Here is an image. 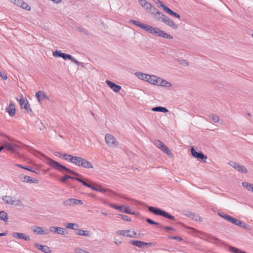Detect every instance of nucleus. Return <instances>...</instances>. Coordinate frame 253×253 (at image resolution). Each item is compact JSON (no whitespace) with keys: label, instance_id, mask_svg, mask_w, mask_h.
Segmentation results:
<instances>
[{"label":"nucleus","instance_id":"22","mask_svg":"<svg viewBox=\"0 0 253 253\" xmlns=\"http://www.w3.org/2000/svg\"><path fill=\"white\" fill-rule=\"evenodd\" d=\"M141 6L145 8L148 12V10L153 7V5L146 0H138Z\"/></svg>","mask_w":253,"mask_h":253},{"label":"nucleus","instance_id":"10","mask_svg":"<svg viewBox=\"0 0 253 253\" xmlns=\"http://www.w3.org/2000/svg\"><path fill=\"white\" fill-rule=\"evenodd\" d=\"M11 3L15 5L21 7L22 8L27 10L30 11L31 7L27 3L25 2L23 0H8Z\"/></svg>","mask_w":253,"mask_h":253},{"label":"nucleus","instance_id":"38","mask_svg":"<svg viewBox=\"0 0 253 253\" xmlns=\"http://www.w3.org/2000/svg\"><path fill=\"white\" fill-rule=\"evenodd\" d=\"M63 204L65 206H73V198L68 199L63 202Z\"/></svg>","mask_w":253,"mask_h":253},{"label":"nucleus","instance_id":"54","mask_svg":"<svg viewBox=\"0 0 253 253\" xmlns=\"http://www.w3.org/2000/svg\"><path fill=\"white\" fill-rule=\"evenodd\" d=\"M228 164L230 165L233 168H234L236 170L237 169L238 166L239 165L238 163H235L233 162H230L228 163Z\"/></svg>","mask_w":253,"mask_h":253},{"label":"nucleus","instance_id":"52","mask_svg":"<svg viewBox=\"0 0 253 253\" xmlns=\"http://www.w3.org/2000/svg\"><path fill=\"white\" fill-rule=\"evenodd\" d=\"M15 166L17 167H19L27 170H31V168L30 167H24L20 164H15Z\"/></svg>","mask_w":253,"mask_h":253},{"label":"nucleus","instance_id":"45","mask_svg":"<svg viewBox=\"0 0 253 253\" xmlns=\"http://www.w3.org/2000/svg\"><path fill=\"white\" fill-rule=\"evenodd\" d=\"M154 144L160 149L163 145H165L163 142L159 140H156L154 142Z\"/></svg>","mask_w":253,"mask_h":253},{"label":"nucleus","instance_id":"50","mask_svg":"<svg viewBox=\"0 0 253 253\" xmlns=\"http://www.w3.org/2000/svg\"><path fill=\"white\" fill-rule=\"evenodd\" d=\"M168 238L169 239H174V240H177V241L178 242H181L183 240L182 238L180 237H178V236H168Z\"/></svg>","mask_w":253,"mask_h":253},{"label":"nucleus","instance_id":"51","mask_svg":"<svg viewBox=\"0 0 253 253\" xmlns=\"http://www.w3.org/2000/svg\"><path fill=\"white\" fill-rule=\"evenodd\" d=\"M123 212L127 213V214H134V212H131V210L129 209L128 207H126L125 210L123 211Z\"/></svg>","mask_w":253,"mask_h":253},{"label":"nucleus","instance_id":"21","mask_svg":"<svg viewBox=\"0 0 253 253\" xmlns=\"http://www.w3.org/2000/svg\"><path fill=\"white\" fill-rule=\"evenodd\" d=\"M163 8L165 10L166 12L168 13L171 16H172L174 17L180 18V15L175 13V12L173 11L172 10H171L169 8L168 6H167L165 5H163Z\"/></svg>","mask_w":253,"mask_h":253},{"label":"nucleus","instance_id":"11","mask_svg":"<svg viewBox=\"0 0 253 253\" xmlns=\"http://www.w3.org/2000/svg\"><path fill=\"white\" fill-rule=\"evenodd\" d=\"M191 153L192 156L199 160H206L207 156L204 154L201 151L197 152L194 147L191 148Z\"/></svg>","mask_w":253,"mask_h":253},{"label":"nucleus","instance_id":"5","mask_svg":"<svg viewBox=\"0 0 253 253\" xmlns=\"http://www.w3.org/2000/svg\"><path fill=\"white\" fill-rule=\"evenodd\" d=\"M69 179H71L74 180L78 181L82 183V184L88 188H90L93 190H94L97 192H101L103 193H105L107 192H112L108 188H103L100 185H98L96 183H93V184H91L87 183L85 181L82 179L80 178L73 177L69 175Z\"/></svg>","mask_w":253,"mask_h":253},{"label":"nucleus","instance_id":"35","mask_svg":"<svg viewBox=\"0 0 253 253\" xmlns=\"http://www.w3.org/2000/svg\"><path fill=\"white\" fill-rule=\"evenodd\" d=\"M236 170L242 173H247L248 172V170L245 167L240 165L238 166Z\"/></svg>","mask_w":253,"mask_h":253},{"label":"nucleus","instance_id":"28","mask_svg":"<svg viewBox=\"0 0 253 253\" xmlns=\"http://www.w3.org/2000/svg\"><path fill=\"white\" fill-rule=\"evenodd\" d=\"M160 84L159 86H165L167 87H170L171 86L172 84L169 83V82L163 80L161 78L159 80Z\"/></svg>","mask_w":253,"mask_h":253},{"label":"nucleus","instance_id":"20","mask_svg":"<svg viewBox=\"0 0 253 253\" xmlns=\"http://www.w3.org/2000/svg\"><path fill=\"white\" fill-rule=\"evenodd\" d=\"M6 112L8 113L10 116L12 117L15 114V107L12 101H10L8 107L6 108Z\"/></svg>","mask_w":253,"mask_h":253},{"label":"nucleus","instance_id":"31","mask_svg":"<svg viewBox=\"0 0 253 253\" xmlns=\"http://www.w3.org/2000/svg\"><path fill=\"white\" fill-rule=\"evenodd\" d=\"M34 228L38 229L37 231V234L42 235V234H47L49 233V231L48 230H44L41 227L35 226Z\"/></svg>","mask_w":253,"mask_h":253},{"label":"nucleus","instance_id":"17","mask_svg":"<svg viewBox=\"0 0 253 253\" xmlns=\"http://www.w3.org/2000/svg\"><path fill=\"white\" fill-rule=\"evenodd\" d=\"M13 237L15 239H23L26 241L30 240V236L24 233L14 232L13 233Z\"/></svg>","mask_w":253,"mask_h":253},{"label":"nucleus","instance_id":"15","mask_svg":"<svg viewBox=\"0 0 253 253\" xmlns=\"http://www.w3.org/2000/svg\"><path fill=\"white\" fill-rule=\"evenodd\" d=\"M106 83L108 84L110 88L115 92H119L122 88L120 85H118L109 80H106Z\"/></svg>","mask_w":253,"mask_h":253},{"label":"nucleus","instance_id":"59","mask_svg":"<svg viewBox=\"0 0 253 253\" xmlns=\"http://www.w3.org/2000/svg\"><path fill=\"white\" fill-rule=\"evenodd\" d=\"M154 2H155L157 4H160L159 7H163V5H164L161 1L160 0H152Z\"/></svg>","mask_w":253,"mask_h":253},{"label":"nucleus","instance_id":"9","mask_svg":"<svg viewBox=\"0 0 253 253\" xmlns=\"http://www.w3.org/2000/svg\"><path fill=\"white\" fill-rule=\"evenodd\" d=\"M129 243L141 249H145L147 247V246H151L152 244V243H146L138 240H130Z\"/></svg>","mask_w":253,"mask_h":253},{"label":"nucleus","instance_id":"27","mask_svg":"<svg viewBox=\"0 0 253 253\" xmlns=\"http://www.w3.org/2000/svg\"><path fill=\"white\" fill-rule=\"evenodd\" d=\"M152 110L154 112H161L163 113H167L169 112V110L167 108L162 106L153 107Z\"/></svg>","mask_w":253,"mask_h":253},{"label":"nucleus","instance_id":"57","mask_svg":"<svg viewBox=\"0 0 253 253\" xmlns=\"http://www.w3.org/2000/svg\"><path fill=\"white\" fill-rule=\"evenodd\" d=\"M240 227H242L244 229H246L249 230H251L250 226L248 225H247L244 222H243V224L242 225V226H240Z\"/></svg>","mask_w":253,"mask_h":253},{"label":"nucleus","instance_id":"4","mask_svg":"<svg viewBox=\"0 0 253 253\" xmlns=\"http://www.w3.org/2000/svg\"><path fill=\"white\" fill-rule=\"evenodd\" d=\"M69 179H71L74 180L78 181L82 183V184L88 188H90L93 190H94L97 192H101L103 193H105L107 192H112L108 188H103L100 185H98L96 183H93V184H91L87 183L85 181L82 179L80 178L73 177L69 175Z\"/></svg>","mask_w":253,"mask_h":253},{"label":"nucleus","instance_id":"48","mask_svg":"<svg viewBox=\"0 0 253 253\" xmlns=\"http://www.w3.org/2000/svg\"><path fill=\"white\" fill-rule=\"evenodd\" d=\"M42 91H39L36 93V97L37 98V100L38 102L40 103H42L41 102V96H42Z\"/></svg>","mask_w":253,"mask_h":253},{"label":"nucleus","instance_id":"46","mask_svg":"<svg viewBox=\"0 0 253 253\" xmlns=\"http://www.w3.org/2000/svg\"><path fill=\"white\" fill-rule=\"evenodd\" d=\"M242 186L246 188L247 190H249L251 188L252 184L248 183L247 182H242Z\"/></svg>","mask_w":253,"mask_h":253},{"label":"nucleus","instance_id":"37","mask_svg":"<svg viewBox=\"0 0 253 253\" xmlns=\"http://www.w3.org/2000/svg\"><path fill=\"white\" fill-rule=\"evenodd\" d=\"M108 205L111 208L119 210L121 212H123V208L124 207L123 205L118 206L111 203H109Z\"/></svg>","mask_w":253,"mask_h":253},{"label":"nucleus","instance_id":"25","mask_svg":"<svg viewBox=\"0 0 253 253\" xmlns=\"http://www.w3.org/2000/svg\"><path fill=\"white\" fill-rule=\"evenodd\" d=\"M135 75L140 79L147 81L148 82V77H150L149 75H147L141 72H135Z\"/></svg>","mask_w":253,"mask_h":253},{"label":"nucleus","instance_id":"13","mask_svg":"<svg viewBox=\"0 0 253 253\" xmlns=\"http://www.w3.org/2000/svg\"><path fill=\"white\" fill-rule=\"evenodd\" d=\"M16 99L19 102L21 108H24V109L30 112H32L30 108L29 103L26 99H25L22 97V98H21L20 99H18V98Z\"/></svg>","mask_w":253,"mask_h":253},{"label":"nucleus","instance_id":"36","mask_svg":"<svg viewBox=\"0 0 253 253\" xmlns=\"http://www.w3.org/2000/svg\"><path fill=\"white\" fill-rule=\"evenodd\" d=\"M10 205H14V206H22L23 204L20 200H19V199L16 200L15 198L13 197V199H12V202H11V204H10Z\"/></svg>","mask_w":253,"mask_h":253},{"label":"nucleus","instance_id":"14","mask_svg":"<svg viewBox=\"0 0 253 253\" xmlns=\"http://www.w3.org/2000/svg\"><path fill=\"white\" fill-rule=\"evenodd\" d=\"M19 177L21 181L24 182L26 183H38L39 181L36 179H34L31 178L29 176L24 175L23 174H21L19 176Z\"/></svg>","mask_w":253,"mask_h":253},{"label":"nucleus","instance_id":"43","mask_svg":"<svg viewBox=\"0 0 253 253\" xmlns=\"http://www.w3.org/2000/svg\"><path fill=\"white\" fill-rule=\"evenodd\" d=\"M146 221L149 224H151V225H160V223L155 222L154 220H153L152 219H150V218H146Z\"/></svg>","mask_w":253,"mask_h":253},{"label":"nucleus","instance_id":"19","mask_svg":"<svg viewBox=\"0 0 253 253\" xmlns=\"http://www.w3.org/2000/svg\"><path fill=\"white\" fill-rule=\"evenodd\" d=\"M160 78V77L155 75H150V77H148V83L156 85H159Z\"/></svg>","mask_w":253,"mask_h":253},{"label":"nucleus","instance_id":"53","mask_svg":"<svg viewBox=\"0 0 253 253\" xmlns=\"http://www.w3.org/2000/svg\"><path fill=\"white\" fill-rule=\"evenodd\" d=\"M83 203L82 200L73 198V205H83Z\"/></svg>","mask_w":253,"mask_h":253},{"label":"nucleus","instance_id":"56","mask_svg":"<svg viewBox=\"0 0 253 253\" xmlns=\"http://www.w3.org/2000/svg\"><path fill=\"white\" fill-rule=\"evenodd\" d=\"M73 62H74V63H75L76 65H77L78 66H79L80 65H82V66L83 67L84 65H83V63H81L79 61H78L77 60H76V59H75L74 57H73V59H72L71 60Z\"/></svg>","mask_w":253,"mask_h":253},{"label":"nucleus","instance_id":"39","mask_svg":"<svg viewBox=\"0 0 253 253\" xmlns=\"http://www.w3.org/2000/svg\"><path fill=\"white\" fill-rule=\"evenodd\" d=\"M159 11H158V10L157 8H156L155 7H154L153 6V7L152 8H150L148 10L147 12H148V13L153 15L154 16H155L156 14V13L157 12H158Z\"/></svg>","mask_w":253,"mask_h":253},{"label":"nucleus","instance_id":"62","mask_svg":"<svg viewBox=\"0 0 253 253\" xmlns=\"http://www.w3.org/2000/svg\"><path fill=\"white\" fill-rule=\"evenodd\" d=\"M164 228L166 230H173L175 231V229L170 226H164Z\"/></svg>","mask_w":253,"mask_h":253},{"label":"nucleus","instance_id":"55","mask_svg":"<svg viewBox=\"0 0 253 253\" xmlns=\"http://www.w3.org/2000/svg\"><path fill=\"white\" fill-rule=\"evenodd\" d=\"M218 215L222 217V218H224L225 219H226L227 220V218H228L229 217V215L227 214H225V213L223 212H218Z\"/></svg>","mask_w":253,"mask_h":253},{"label":"nucleus","instance_id":"8","mask_svg":"<svg viewBox=\"0 0 253 253\" xmlns=\"http://www.w3.org/2000/svg\"><path fill=\"white\" fill-rule=\"evenodd\" d=\"M129 232H130V230H122L117 231L116 234L119 235L131 238H137V234L135 231H132V235H130V234H129Z\"/></svg>","mask_w":253,"mask_h":253},{"label":"nucleus","instance_id":"41","mask_svg":"<svg viewBox=\"0 0 253 253\" xmlns=\"http://www.w3.org/2000/svg\"><path fill=\"white\" fill-rule=\"evenodd\" d=\"M164 14L161 13L160 11H159L158 12H157L156 13V14L154 16V17L158 21L161 22L162 20V17H163V16L162 15H164Z\"/></svg>","mask_w":253,"mask_h":253},{"label":"nucleus","instance_id":"60","mask_svg":"<svg viewBox=\"0 0 253 253\" xmlns=\"http://www.w3.org/2000/svg\"><path fill=\"white\" fill-rule=\"evenodd\" d=\"M54 155L59 158H62L64 154L59 152H55Z\"/></svg>","mask_w":253,"mask_h":253},{"label":"nucleus","instance_id":"2","mask_svg":"<svg viewBox=\"0 0 253 253\" xmlns=\"http://www.w3.org/2000/svg\"><path fill=\"white\" fill-rule=\"evenodd\" d=\"M65 160L72 163L77 166L82 167L85 169H92L93 165L85 159L72 155L64 154L62 157Z\"/></svg>","mask_w":253,"mask_h":253},{"label":"nucleus","instance_id":"64","mask_svg":"<svg viewBox=\"0 0 253 253\" xmlns=\"http://www.w3.org/2000/svg\"><path fill=\"white\" fill-rule=\"evenodd\" d=\"M238 219L235 218L234 217L232 221V223L234 224V225H237V222H238Z\"/></svg>","mask_w":253,"mask_h":253},{"label":"nucleus","instance_id":"40","mask_svg":"<svg viewBox=\"0 0 253 253\" xmlns=\"http://www.w3.org/2000/svg\"><path fill=\"white\" fill-rule=\"evenodd\" d=\"M63 53L61 52L60 50H56L53 52V56L55 57H62Z\"/></svg>","mask_w":253,"mask_h":253},{"label":"nucleus","instance_id":"61","mask_svg":"<svg viewBox=\"0 0 253 253\" xmlns=\"http://www.w3.org/2000/svg\"><path fill=\"white\" fill-rule=\"evenodd\" d=\"M0 76L4 80L7 79V76L4 73L0 72Z\"/></svg>","mask_w":253,"mask_h":253},{"label":"nucleus","instance_id":"23","mask_svg":"<svg viewBox=\"0 0 253 253\" xmlns=\"http://www.w3.org/2000/svg\"><path fill=\"white\" fill-rule=\"evenodd\" d=\"M2 146L4 149H6L7 151H14L17 147V145L15 144H12L8 142H4Z\"/></svg>","mask_w":253,"mask_h":253},{"label":"nucleus","instance_id":"26","mask_svg":"<svg viewBox=\"0 0 253 253\" xmlns=\"http://www.w3.org/2000/svg\"><path fill=\"white\" fill-rule=\"evenodd\" d=\"M77 232L76 234L78 235L84 236L86 237H89L90 236V233L89 231L84 230L83 229H77Z\"/></svg>","mask_w":253,"mask_h":253},{"label":"nucleus","instance_id":"1","mask_svg":"<svg viewBox=\"0 0 253 253\" xmlns=\"http://www.w3.org/2000/svg\"><path fill=\"white\" fill-rule=\"evenodd\" d=\"M129 23H133L136 26L140 27L147 32L154 35L157 37H162L169 40L173 39V37L171 35L166 33L158 28H156L147 24H144L139 22L138 21L133 19H130L129 20Z\"/></svg>","mask_w":253,"mask_h":253},{"label":"nucleus","instance_id":"34","mask_svg":"<svg viewBox=\"0 0 253 253\" xmlns=\"http://www.w3.org/2000/svg\"><path fill=\"white\" fill-rule=\"evenodd\" d=\"M160 149L166 153L168 156H170L172 155L171 151L165 145H163Z\"/></svg>","mask_w":253,"mask_h":253},{"label":"nucleus","instance_id":"6","mask_svg":"<svg viewBox=\"0 0 253 253\" xmlns=\"http://www.w3.org/2000/svg\"><path fill=\"white\" fill-rule=\"evenodd\" d=\"M148 210L152 213H154L156 215L162 216L166 218L169 219L171 220H175V218L174 216L170 214L168 212L162 210L160 208H158L155 207L149 206L148 207Z\"/></svg>","mask_w":253,"mask_h":253},{"label":"nucleus","instance_id":"18","mask_svg":"<svg viewBox=\"0 0 253 253\" xmlns=\"http://www.w3.org/2000/svg\"><path fill=\"white\" fill-rule=\"evenodd\" d=\"M207 241L210 242L212 243L217 244V243H219L220 244L225 245V243L224 241L219 239L217 237H214L211 235L209 234L207 235Z\"/></svg>","mask_w":253,"mask_h":253},{"label":"nucleus","instance_id":"7","mask_svg":"<svg viewBox=\"0 0 253 253\" xmlns=\"http://www.w3.org/2000/svg\"><path fill=\"white\" fill-rule=\"evenodd\" d=\"M106 143L110 147H116L118 145V141L111 134H107L105 136Z\"/></svg>","mask_w":253,"mask_h":253},{"label":"nucleus","instance_id":"63","mask_svg":"<svg viewBox=\"0 0 253 253\" xmlns=\"http://www.w3.org/2000/svg\"><path fill=\"white\" fill-rule=\"evenodd\" d=\"M78 29L81 32H84L86 35H88V33L86 30H84L81 28H78Z\"/></svg>","mask_w":253,"mask_h":253},{"label":"nucleus","instance_id":"3","mask_svg":"<svg viewBox=\"0 0 253 253\" xmlns=\"http://www.w3.org/2000/svg\"><path fill=\"white\" fill-rule=\"evenodd\" d=\"M44 157L45 158L46 160L45 163L48 165L49 166L52 167L53 169L60 171L61 172H63L64 171L68 172L69 173H71L74 175L79 176V177H82V175L79 174V173H77L73 170L66 167L65 166L61 164L60 163L46 156H44Z\"/></svg>","mask_w":253,"mask_h":253},{"label":"nucleus","instance_id":"33","mask_svg":"<svg viewBox=\"0 0 253 253\" xmlns=\"http://www.w3.org/2000/svg\"><path fill=\"white\" fill-rule=\"evenodd\" d=\"M0 219L6 221L8 219L7 213L4 211H0Z\"/></svg>","mask_w":253,"mask_h":253},{"label":"nucleus","instance_id":"32","mask_svg":"<svg viewBox=\"0 0 253 253\" xmlns=\"http://www.w3.org/2000/svg\"><path fill=\"white\" fill-rule=\"evenodd\" d=\"M13 199V197L5 196L2 198V199L3 200L5 203L6 204L10 205L12 202V200Z\"/></svg>","mask_w":253,"mask_h":253},{"label":"nucleus","instance_id":"12","mask_svg":"<svg viewBox=\"0 0 253 253\" xmlns=\"http://www.w3.org/2000/svg\"><path fill=\"white\" fill-rule=\"evenodd\" d=\"M162 20L161 22L165 23L167 25L172 27L173 29H177L178 28L177 25L174 23L172 20H171L169 17L166 16L165 14L162 15Z\"/></svg>","mask_w":253,"mask_h":253},{"label":"nucleus","instance_id":"44","mask_svg":"<svg viewBox=\"0 0 253 253\" xmlns=\"http://www.w3.org/2000/svg\"><path fill=\"white\" fill-rule=\"evenodd\" d=\"M73 56L70 54H68L65 53H63L62 55V58H63L64 60H72L73 59Z\"/></svg>","mask_w":253,"mask_h":253},{"label":"nucleus","instance_id":"16","mask_svg":"<svg viewBox=\"0 0 253 253\" xmlns=\"http://www.w3.org/2000/svg\"><path fill=\"white\" fill-rule=\"evenodd\" d=\"M49 232H51L58 234L65 235L66 230L60 227L51 226L49 228Z\"/></svg>","mask_w":253,"mask_h":253},{"label":"nucleus","instance_id":"29","mask_svg":"<svg viewBox=\"0 0 253 253\" xmlns=\"http://www.w3.org/2000/svg\"><path fill=\"white\" fill-rule=\"evenodd\" d=\"M188 216L190 217L192 219L196 221H202L201 217L198 214L195 213H190L188 215Z\"/></svg>","mask_w":253,"mask_h":253},{"label":"nucleus","instance_id":"24","mask_svg":"<svg viewBox=\"0 0 253 253\" xmlns=\"http://www.w3.org/2000/svg\"><path fill=\"white\" fill-rule=\"evenodd\" d=\"M35 247L38 248L39 250L44 253H49L50 252L49 248L47 246H43L40 245L38 243H35Z\"/></svg>","mask_w":253,"mask_h":253},{"label":"nucleus","instance_id":"49","mask_svg":"<svg viewBox=\"0 0 253 253\" xmlns=\"http://www.w3.org/2000/svg\"><path fill=\"white\" fill-rule=\"evenodd\" d=\"M69 179V175L68 174H65L64 176L62 177L60 179V181L62 183H65L66 181Z\"/></svg>","mask_w":253,"mask_h":253},{"label":"nucleus","instance_id":"42","mask_svg":"<svg viewBox=\"0 0 253 253\" xmlns=\"http://www.w3.org/2000/svg\"><path fill=\"white\" fill-rule=\"evenodd\" d=\"M210 118H211L212 121L214 123H217L219 120V117L215 114H211L209 116Z\"/></svg>","mask_w":253,"mask_h":253},{"label":"nucleus","instance_id":"47","mask_svg":"<svg viewBox=\"0 0 253 253\" xmlns=\"http://www.w3.org/2000/svg\"><path fill=\"white\" fill-rule=\"evenodd\" d=\"M119 215L121 217L122 219H123L125 221H130L131 220L130 217L128 216L127 215L121 214H119Z\"/></svg>","mask_w":253,"mask_h":253},{"label":"nucleus","instance_id":"58","mask_svg":"<svg viewBox=\"0 0 253 253\" xmlns=\"http://www.w3.org/2000/svg\"><path fill=\"white\" fill-rule=\"evenodd\" d=\"M75 253H88L87 252H86L83 249H77L75 250Z\"/></svg>","mask_w":253,"mask_h":253},{"label":"nucleus","instance_id":"30","mask_svg":"<svg viewBox=\"0 0 253 253\" xmlns=\"http://www.w3.org/2000/svg\"><path fill=\"white\" fill-rule=\"evenodd\" d=\"M66 228L77 230L78 227H79V225L76 223H68L65 225Z\"/></svg>","mask_w":253,"mask_h":253}]
</instances>
